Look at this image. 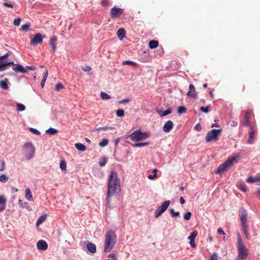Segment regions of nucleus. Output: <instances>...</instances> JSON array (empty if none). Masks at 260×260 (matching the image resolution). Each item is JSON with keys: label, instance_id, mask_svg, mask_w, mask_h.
Listing matches in <instances>:
<instances>
[{"label": "nucleus", "instance_id": "obj_14", "mask_svg": "<svg viewBox=\"0 0 260 260\" xmlns=\"http://www.w3.org/2000/svg\"><path fill=\"white\" fill-rule=\"evenodd\" d=\"M250 131L249 132V138L248 140V143L249 144H251L253 142V138H254L256 128L253 125H250Z\"/></svg>", "mask_w": 260, "mask_h": 260}, {"label": "nucleus", "instance_id": "obj_40", "mask_svg": "<svg viewBox=\"0 0 260 260\" xmlns=\"http://www.w3.org/2000/svg\"><path fill=\"white\" fill-rule=\"evenodd\" d=\"M46 132L50 135H54L57 132V130L53 128H50L48 129Z\"/></svg>", "mask_w": 260, "mask_h": 260}, {"label": "nucleus", "instance_id": "obj_58", "mask_svg": "<svg viewBox=\"0 0 260 260\" xmlns=\"http://www.w3.org/2000/svg\"><path fill=\"white\" fill-rule=\"evenodd\" d=\"M217 233L219 234L225 235V232L223 231L222 228H218L217 230Z\"/></svg>", "mask_w": 260, "mask_h": 260}, {"label": "nucleus", "instance_id": "obj_3", "mask_svg": "<svg viewBox=\"0 0 260 260\" xmlns=\"http://www.w3.org/2000/svg\"><path fill=\"white\" fill-rule=\"evenodd\" d=\"M240 158V155L237 154L230 157L225 162L219 166L216 170L214 171L215 173L221 174L225 172L233 164L238 162Z\"/></svg>", "mask_w": 260, "mask_h": 260}, {"label": "nucleus", "instance_id": "obj_62", "mask_svg": "<svg viewBox=\"0 0 260 260\" xmlns=\"http://www.w3.org/2000/svg\"><path fill=\"white\" fill-rule=\"evenodd\" d=\"M5 68H6L7 67L10 66L11 65H13V67H14V65L15 64L13 62H9L6 63H4Z\"/></svg>", "mask_w": 260, "mask_h": 260}, {"label": "nucleus", "instance_id": "obj_54", "mask_svg": "<svg viewBox=\"0 0 260 260\" xmlns=\"http://www.w3.org/2000/svg\"><path fill=\"white\" fill-rule=\"evenodd\" d=\"M109 2L108 0H102L101 4L103 6H107L109 5Z\"/></svg>", "mask_w": 260, "mask_h": 260}, {"label": "nucleus", "instance_id": "obj_43", "mask_svg": "<svg viewBox=\"0 0 260 260\" xmlns=\"http://www.w3.org/2000/svg\"><path fill=\"white\" fill-rule=\"evenodd\" d=\"M123 65H132L133 66H135L136 65V63L133 61H130V60H126L122 62Z\"/></svg>", "mask_w": 260, "mask_h": 260}, {"label": "nucleus", "instance_id": "obj_42", "mask_svg": "<svg viewBox=\"0 0 260 260\" xmlns=\"http://www.w3.org/2000/svg\"><path fill=\"white\" fill-rule=\"evenodd\" d=\"M30 24H29V23H26V24H25L24 25H23L22 26H21V29L23 31H27L28 30V29H29V28L30 27Z\"/></svg>", "mask_w": 260, "mask_h": 260}, {"label": "nucleus", "instance_id": "obj_52", "mask_svg": "<svg viewBox=\"0 0 260 260\" xmlns=\"http://www.w3.org/2000/svg\"><path fill=\"white\" fill-rule=\"evenodd\" d=\"M6 69V68H5L4 63L3 62L0 61V72L4 71Z\"/></svg>", "mask_w": 260, "mask_h": 260}, {"label": "nucleus", "instance_id": "obj_19", "mask_svg": "<svg viewBox=\"0 0 260 260\" xmlns=\"http://www.w3.org/2000/svg\"><path fill=\"white\" fill-rule=\"evenodd\" d=\"M87 249L91 253H94L96 252V246L94 244L89 243L87 245Z\"/></svg>", "mask_w": 260, "mask_h": 260}, {"label": "nucleus", "instance_id": "obj_16", "mask_svg": "<svg viewBox=\"0 0 260 260\" xmlns=\"http://www.w3.org/2000/svg\"><path fill=\"white\" fill-rule=\"evenodd\" d=\"M12 69L16 73H25L27 72L26 70L23 66L19 64H15Z\"/></svg>", "mask_w": 260, "mask_h": 260}, {"label": "nucleus", "instance_id": "obj_39", "mask_svg": "<svg viewBox=\"0 0 260 260\" xmlns=\"http://www.w3.org/2000/svg\"><path fill=\"white\" fill-rule=\"evenodd\" d=\"M107 160L105 157H102L100 159L99 165L100 167H104L107 163Z\"/></svg>", "mask_w": 260, "mask_h": 260}, {"label": "nucleus", "instance_id": "obj_9", "mask_svg": "<svg viewBox=\"0 0 260 260\" xmlns=\"http://www.w3.org/2000/svg\"><path fill=\"white\" fill-rule=\"evenodd\" d=\"M123 12V9L119 8L113 7L111 10L110 16L112 18H116L120 16Z\"/></svg>", "mask_w": 260, "mask_h": 260}, {"label": "nucleus", "instance_id": "obj_25", "mask_svg": "<svg viewBox=\"0 0 260 260\" xmlns=\"http://www.w3.org/2000/svg\"><path fill=\"white\" fill-rule=\"evenodd\" d=\"M158 46V42L157 41L151 40L149 42V47L150 49H154Z\"/></svg>", "mask_w": 260, "mask_h": 260}, {"label": "nucleus", "instance_id": "obj_56", "mask_svg": "<svg viewBox=\"0 0 260 260\" xmlns=\"http://www.w3.org/2000/svg\"><path fill=\"white\" fill-rule=\"evenodd\" d=\"M239 188L243 191H246L247 190L246 186L244 185H240Z\"/></svg>", "mask_w": 260, "mask_h": 260}, {"label": "nucleus", "instance_id": "obj_51", "mask_svg": "<svg viewBox=\"0 0 260 260\" xmlns=\"http://www.w3.org/2000/svg\"><path fill=\"white\" fill-rule=\"evenodd\" d=\"M210 260H218V256L216 253H213L211 256Z\"/></svg>", "mask_w": 260, "mask_h": 260}, {"label": "nucleus", "instance_id": "obj_24", "mask_svg": "<svg viewBox=\"0 0 260 260\" xmlns=\"http://www.w3.org/2000/svg\"><path fill=\"white\" fill-rule=\"evenodd\" d=\"M243 232L245 235V237L247 239H249V234L248 231V226L247 223L246 224H241Z\"/></svg>", "mask_w": 260, "mask_h": 260}, {"label": "nucleus", "instance_id": "obj_18", "mask_svg": "<svg viewBox=\"0 0 260 260\" xmlns=\"http://www.w3.org/2000/svg\"><path fill=\"white\" fill-rule=\"evenodd\" d=\"M117 35L118 37L122 40L123 38L125 37V31L124 28H120L117 31Z\"/></svg>", "mask_w": 260, "mask_h": 260}, {"label": "nucleus", "instance_id": "obj_32", "mask_svg": "<svg viewBox=\"0 0 260 260\" xmlns=\"http://www.w3.org/2000/svg\"><path fill=\"white\" fill-rule=\"evenodd\" d=\"M211 105H209L207 106L206 107H201L200 108V111L202 112L207 113L209 111V109L211 108Z\"/></svg>", "mask_w": 260, "mask_h": 260}, {"label": "nucleus", "instance_id": "obj_15", "mask_svg": "<svg viewBox=\"0 0 260 260\" xmlns=\"http://www.w3.org/2000/svg\"><path fill=\"white\" fill-rule=\"evenodd\" d=\"M189 90L186 94L187 96L191 97L194 99L196 98L197 94L196 93L194 86L192 84H190L189 86Z\"/></svg>", "mask_w": 260, "mask_h": 260}, {"label": "nucleus", "instance_id": "obj_47", "mask_svg": "<svg viewBox=\"0 0 260 260\" xmlns=\"http://www.w3.org/2000/svg\"><path fill=\"white\" fill-rule=\"evenodd\" d=\"M172 112V111L170 109H167L165 111H163L162 113V114H161V116H166L169 114H170Z\"/></svg>", "mask_w": 260, "mask_h": 260}, {"label": "nucleus", "instance_id": "obj_63", "mask_svg": "<svg viewBox=\"0 0 260 260\" xmlns=\"http://www.w3.org/2000/svg\"><path fill=\"white\" fill-rule=\"evenodd\" d=\"M189 243L192 247H195L196 246V243H194V240H190Z\"/></svg>", "mask_w": 260, "mask_h": 260}, {"label": "nucleus", "instance_id": "obj_59", "mask_svg": "<svg viewBox=\"0 0 260 260\" xmlns=\"http://www.w3.org/2000/svg\"><path fill=\"white\" fill-rule=\"evenodd\" d=\"M157 177V175L155 173H154V174L153 175H149L148 177V178L150 179V180H152L154 178H155L156 177Z\"/></svg>", "mask_w": 260, "mask_h": 260}, {"label": "nucleus", "instance_id": "obj_57", "mask_svg": "<svg viewBox=\"0 0 260 260\" xmlns=\"http://www.w3.org/2000/svg\"><path fill=\"white\" fill-rule=\"evenodd\" d=\"M130 101L129 99H123L121 101H120L118 102V103L119 104H123V103H128Z\"/></svg>", "mask_w": 260, "mask_h": 260}, {"label": "nucleus", "instance_id": "obj_11", "mask_svg": "<svg viewBox=\"0 0 260 260\" xmlns=\"http://www.w3.org/2000/svg\"><path fill=\"white\" fill-rule=\"evenodd\" d=\"M45 38V36L42 35L40 33H37L35 37L32 39L30 41V44L32 45H36L38 44H41L43 40V39Z\"/></svg>", "mask_w": 260, "mask_h": 260}, {"label": "nucleus", "instance_id": "obj_33", "mask_svg": "<svg viewBox=\"0 0 260 260\" xmlns=\"http://www.w3.org/2000/svg\"><path fill=\"white\" fill-rule=\"evenodd\" d=\"M108 140L107 138L103 139L99 143V146L104 147L108 144Z\"/></svg>", "mask_w": 260, "mask_h": 260}, {"label": "nucleus", "instance_id": "obj_22", "mask_svg": "<svg viewBox=\"0 0 260 260\" xmlns=\"http://www.w3.org/2000/svg\"><path fill=\"white\" fill-rule=\"evenodd\" d=\"M25 197L28 201H34L32 195L29 188H27L25 190Z\"/></svg>", "mask_w": 260, "mask_h": 260}, {"label": "nucleus", "instance_id": "obj_50", "mask_svg": "<svg viewBox=\"0 0 260 260\" xmlns=\"http://www.w3.org/2000/svg\"><path fill=\"white\" fill-rule=\"evenodd\" d=\"M29 131H30V132H31V133H32L34 134H36V135H39V134H40V132L39 131H38L37 129H35V128H30Z\"/></svg>", "mask_w": 260, "mask_h": 260}, {"label": "nucleus", "instance_id": "obj_64", "mask_svg": "<svg viewBox=\"0 0 260 260\" xmlns=\"http://www.w3.org/2000/svg\"><path fill=\"white\" fill-rule=\"evenodd\" d=\"M194 128L196 129L199 131L201 129L202 127H201V125L200 124H198L195 126Z\"/></svg>", "mask_w": 260, "mask_h": 260}, {"label": "nucleus", "instance_id": "obj_1", "mask_svg": "<svg viewBox=\"0 0 260 260\" xmlns=\"http://www.w3.org/2000/svg\"><path fill=\"white\" fill-rule=\"evenodd\" d=\"M120 190V182L117 173L115 171H111L108 179V192L107 204L111 207L110 198L115 193Z\"/></svg>", "mask_w": 260, "mask_h": 260}, {"label": "nucleus", "instance_id": "obj_44", "mask_svg": "<svg viewBox=\"0 0 260 260\" xmlns=\"http://www.w3.org/2000/svg\"><path fill=\"white\" fill-rule=\"evenodd\" d=\"M64 88L63 85L61 83H58L55 85V89L57 91H59Z\"/></svg>", "mask_w": 260, "mask_h": 260}, {"label": "nucleus", "instance_id": "obj_61", "mask_svg": "<svg viewBox=\"0 0 260 260\" xmlns=\"http://www.w3.org/2000/svg\"><path fill=\"white\" fill-rule=\"evenodd\" d=\"M26 68L28 70H31V71H35L36 70V67L34 66H27Z\"/></svg>", "mask_w": 260, "mask_h": 260}, {"label": "nucleus", "instance_id": "obj_38", "mask_svg": "<svg viewBox=\"0 0 260 260\" xmlns=\"http://www.w3.org/2000/svg\"><path fill=\"white\" fill-rule=\"evenodd\" d=\"M170 213L173 217H177L180 215V213L178 211H175L173 209L170 210Z\"/></svg>", "mask_w": 260, "mask_h": 260}, {"label": "nucleus", "instance_id": "obj_13", "mask_svg": "<svg viewBox=\"0 0 260 260\" xmlns=\"http://www.w3.org/2000/svg\"><path fill=\"white\" fill-rule=\"evenodd\" d=\"M173 127V122L171 120L167 121L164 124L163 130L166 133L170 132Z\"/></svg>", "mask_w": 260, "mask_h": 260}, {"label": "nucleus", "instance_id": "obj_26", "mask_svg": "<svg viewBox=\"0 0 260 260\" xmlns=\"http://www.w3.org/2000/svg\"><path fill=\"white\" fill-rule=\"evenodd\" d=\"M46 215L45 214L40 216L36 223L37 226H38L40 224H42L46 220Z\"/></svg>", "mask_w": 260, "mask_h": 260}, {"label": "nucleus", "instance_id": "obj_53", "mask_svg": "<svg viewBox=\"0 0 260 260\" xmlns=\"http://www.w3.org/2000/svg\"><path fill=\"white\" fill-rule=\"evenodd\" d=\"M27 204V203L25 202L23 203V201L20 199H19L18 201V204L21 207H24L25 205Z\"/></svg>", "mask_w": 260, "mask_h": 260}, {"label": "nucleus", "instance_id": "obj_28", "mask_svg": "<svg viewBox=\"0 0 260 260\" xmlns=\"http://www.w3.org/2000/svg\"><path fill=\"white\" fill-rule=\"evenodd\" d=\"M149 142H142V143H137L135 144H133V146L135 147H141L147 146L149 145Z\"/></svg>", "mask_w": 260, "mask_h": 260}, {"label": "nucleus", "instance_id": "obj_35", "mask_svg": "<svg viewBox=\"0 0 260 260\" xmlns=\"http://www.w3.org/2000/svg\"><path fill=\"white\" fill-rule=\"evenodd\" d=\"M114 128L113 127H109V126H105V127H100L95 129L96 131H100L101 130L103 131H107V130H113Z\"/></svg>", "mask_w": 260, "mask_h": 260}, {"label": "nucleus", "instance_id": "obj_46", "mask_svg": "<svg viewBox=\"0 0 260 260\" xmlns=\"http://www.w3.org/2000/svg\"><path fill=\"white\" fill-rule=\"evenodd\" d=\"M191 216V213L190 212H187L184 215V218L185 220H188L190 219Z\"/></svg>", "mask_w": 260, "mask_h": 260}, {"label": "nucleus", "instance_id": "obj_49", "mask_svg": "<svg viewBox=\"0 0 260 260\" xmlns=\"http://www.w3.org/2000/svg\"><path fill=\"white\" fill-rule=\"evenodd\" d=\"M82 70L86 72H89L91 70V68L90 66H86L82 67Z\"/></svg>", "mask_w": 260, "mask_h": 260}, {"label": "nucleus", "instance_id": "obj_31", "mask_svg": "<svg viewBox=\"0 0 260 260\" xmlns=\"http://www.w3.org/2000/svg\"><path fill=\"white\" fill-rule=\"evenodd\" d=\"M16 107H17V111L18 112L23 111L25 110V106L24 105L20 104V103L17 104Z\"/></svg>", "mask_w": 260, "mask_h": 260}, {"label": "nucleus", "instance_id": "obj_41", "mask_svg": "<svg viewBox=\"0 0 260 260\" xmlns=\"http://www.w3.org/2000/svg\"><path fill=\"white\" fill-rule=\"evenodd\" d=\"M9 178L5 174H2L0 176V181L5 183L8 180Z\"/></svg>", "mask_w": 260, "mask_h": 260}, {"label": "nucleus", "instance_id": "obj_27", "mask_svg": "<svg viewBox=\"0 0 260 260\" xmlns=\"http://www.w3.org/2000/svg\"><path fill=\"white\" fill-rule=\"evenodd\" d=\"M250 119L249 113L248 111H246L244 118V125L247 126L249 124V120Z\"/></svg>", "mask_w": 260, "mask_h": 260}, {"label": "nucleus", "instance_id": "obj_17", "mask_svg": "<svg viewBox=\"0 0 260 260\" xmlns=\"http://www.w3.org/2000/svg\"><path fill=\"white\" fill-rule=\"evenodd\" d=\"M57 38L56 36H54L50 39L49 45L51 47L53 52H55L56 51V46L55 42L57 41Z\"/></svg>", "mask_w": 260, "mask_h": 260}, {"label": "nucleus", "instance_id": "obj_6", "mask_svg": "<svg viewBox=\"0 0 260 260\" xmlns=\"http://www.w3.org/2000/svg\"><path fill=\"white\" fill-rule=\"evenodd\" d=\"M35 148L30 142L26 143L24 145V153L27 160L32 158L35 154Z\"/></svg>", "mask_w": 260, "mask_h": 260}, {"label": "nucleus", "instance_id": "obj_60", "mask_svg": "<svg viewBox=\"0 0 260 260\" xmlns=\"http://www.w3.org/2000/svg\"><path fill=\"white\" fill-rule=\"evenodd\" d=\"M10 55V53H8L4 55L0 56V60H3L5 58H7Z\"/></svg>", "mask_w": 260, "mask_h": 260}, {"label": "nucleus", "instance_id": "obj_2", "mask_svg": "<svg viewBox=\"0 0 260 260\" xmlns=\"http://www.w3.org/2000/svg\"><path fill=\"white\" fill-rule=\"evenodd\" d=\"M116 240L115 232L112 230L108 231L105 235L104 251L110 252L113 248Z\"/></svg>", "mask_w": 260, "mask_h": 260}, {"label": "nucleus", "instance_id": "obj_12", "mask_svg": "<svg viewBox=\"0 0 260 260\" xmlns=\"http://www.w3.org/2000/svg\"><path fill=\"white\" fill-rule=\"evenodd\" d=\"M37 246L40 250H45L48 248V244L45 241L41 240L37 242Z\"/></svg>", "mask_w": 260, "mask_h": 260}, {"label": "nucleus", "instance_id": "obj_55", "mask_svg": "<svg viewBox=\"0 0 260 260\" xmlns=\"http://www.w3.org/2000/svg\"><path fill=\"white\" fill-rule=\"evenodd\" d=\"M3 5L6 7H9V8H13V5H12L11 3H4Z\"/></svg>", "mask_w": 260, "mask_h": 260}, {"label": "nucleus", "instance_id": "obj_8", "mask_svg": "<svg viewBox=\"0 0 260 260\" xmlns=\"http://www.w3.org/2000/svg\"><path fill=\"white\" fill-rule=\"evenodd\" d=\"M170 204V201H165L157 209L155 210L154 216L156 218L160 216L168 208Z\"/></svg>", "mask_w": 260, "mask_h": 260}, {"label": "nucleus", "instance_id": "obj_48", "mask_svg": "<svg viewBox=\"0 0 260 260\" xmlns=\"http://www.w3.org/2000/svg\"><path fill=\"white\" fill-rule=\"evenodd\" d=\"M6 200L3 196H0V204L6 205Z\"/></svg>", "mask_w": 260, "mask_h": 260}, {"label": "nucleus", "instance_id": "obj_10", "mask_svg": "<svg viewBox=\"0 0 260 260\" xmlns=\"http://www.w3.org/2000/svg\"><path fill=\"white\" fill-rule=\"evenodd\" d=\"M239 216L241 224H246L247 220V212L243 207H242L239 210Z\"/></svg>", "mask_w": 260, "mask_h": 260}, {"label": "nucleus", "instance_id": "obj_23", "mask_svg": "<svg viewBox=\"0 0 260 260\" xmlns=\"http://www.w3.org/2000/svg\"><path fill=\"white\" fill-rule=\"evenodd\" d=\"M75 146L80 151L83 152L86 150V146L82 143H76L75 144Z\"/></svg>", "mask_w": 260, "mask_h": 260}, {"label": "nucleus", "instance_id": "obj_20", "mask_svg": "<svg viewBox=\"0 0 260 260\" xmlns=\"http://www.w3.org/2000/svg\"><path fill=\"white\" fill-rule=\"evenodd\" d=\"M8 80L7 79H5L3 80L0 81V87L3 89H7L8 87Z\"/></svg>", "mask_w": 260, "mask_h": 260}, {"label": "nucleus", "instance_id": "obj_21", "mask_svg": "<svg viewBox=\"0 0 260 260\" xmlns=\"http://www.w3.org/2000/svg\"><path fill=\"white\" fill-rule=\"evenodd\" d=\"M247 182L248 183H254L260 181V176L256 177H250L248 178L246 180Z\"/></svg>", "mask_w": 260, "mask_h": 260}, {"label": "nucleus", "instance_id": "obj_36", "mask_svg": "<svg viewBox=\"0 0 260 260\" xmlns=\"http://www.w3.org/2000/svg\"><path fill=\"white\" fill-rule=\"evenodd\" d=\"M186 110H187V109H186V108L185 107H184V106H180L178 108L177 112L179 114H181L185 113L186 112Z\"/></svg>", "mask_w": 260, "mask_h": 260}, {"label": "nucleus", "instance_id": "obj_29", "mask_svg": "<svg viewBox=\"0 0 260 260\" xmlns=\"http://www.w3.org/2000/svg\"><path fill=\"white\" fill-rule=\"evenodd\" d=\"M59 167L62 171H66L67 164L64 160H62L60 161Z\"/></svg>", "mask_w": 260, "mask_h": 260}, {"label": "nucleus", "instance_id": "obj_5", "mask_svg": "<svg viewBox=\"0 0 260 260\" xmlns=\"http://www.w3.org/2000/svg\"><path fill=\"white\" fill-rule=\"evenodd\" d=\"M149 136L150 135L148 133H143L140 129H138L131 134L129 137L133 141L138 142L139 141L144 140L149 137Z\"/></svg>", "mask_w": 260, "mask_h": 260}, {"label": "nucleus", "instance_id": "obj_34", "mask_svg": "<svg viewBox=\"0 0 260 260\" xmlns=\"http://www.w3.org/2000/svg\"><path fill=\"white\" fill-rule=\"evenodd\" d=\"M198 235V232L197 231H193L190 235V236L188 237V239L189 240H194L195 238Z\"/></svg>", "mask_w": 260, "mask_h": 260}, {"label": "nucleus", "instance_id": "obj_4", "mask_svg": "<svg viewBox=\"0 0 260 260\" xmlns=\"http://www.w3.org/2000/svg\"><path fill=\"white\" fill-rule=\"evenodd\" d=\"M237 240L238 255L235 260H244L248 256V249L244 244L240 234L237 235Z\"/></svg>", "mask_w": 260, "mask_h": 260}, {"label": "nucleus", "instance_id": "obj_37", "mask_svg": "<svg viewBox=\"0 0 260 260\" xmlns=\"http://www.w3.org/2000/svg\"><path fill=\"white\" fill-rule=\"evenodd\" d=\"M116 115L119 117H122L124 116V111L123 109H118L116 112Z\"/></svg>", "mask_w": 260, "mask_h": 260}, {"label": "nucleus", "instance_id": "obj_45", "mask_svg": "<svg viewBox=\"0 0 260 260\" xmlns=\"http://www.w3.org/2000/svg\"><path fill=\"white\" fill-rule=\"evenodd\" d=\"M21 20L20 18H15L14 20L13 24L15 26H19L20 25Z\"/></svg>", "mask_w": 260, "mask_h": 260}, {"label": "nucleus", "instance_id": "obj_7", "mask_svg": "<svg viewBox=\"0 0 260 260\" xmlns=\"http://www.w3.org/2000/svg\"><path fill=\"white\" fill-rule=\"evenodd\" d=\"M221 132V129H214L209 131L206 136V142H209L213 140L216 141Z\"/></svg>", "mask_w": 260, "mask_h": 260}, {"label": "nucleus", "instance_id": "obj_30", "mask_svg": "<svg viewBox=\"0 0 260 260\" xmlns=\"http://www.w3.org/2000/svg\"><path fill=\"white\" fill-rule=\"evenodd\" d=\"M101 97L103 100H107L111 99V96L110 95L103 91L101 92Z\"/></svg>", "mask_w": 260, "mask_h": 260}]
</instances>
